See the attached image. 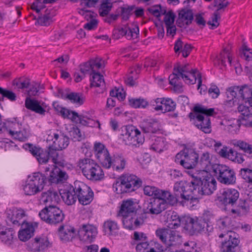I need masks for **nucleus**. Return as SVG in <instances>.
I'll use <instances>...</instances> for the list:
<instances>
[{"instance_id": "obj_38", "label": "nucleus", "mask_w": 252, "mask_h": 252, "mask_svg": "<svg viewBox=\"0 0 252 252\" xmlns=\"http://www.w3.org/2000/svg\"><path fill=\"white\" fill-rule=\"evenodd\" d=\"M212 155L207 152L203 153L200 156L199 160H198V163L203 169L202 174L205 172V170H209L212 166Z\"/></svg>"}, {"instance_id": "obj_11", "label": "nucleus", "mask_w": 252, "mask_h": 252, "mask_svg": "<svg viewBox=\"0 0 252 252\" xmlns=\"http://www.w3.org/2000/svg\"><path fill=\"white\" fill-rule=\"evenodd\" d=\"M198 155L194 149L185 148L176 155L175 161L185 168L192 169L198 163Z\"/></svg>"}, {"instance_id": "obj_58", "label": "nucleus", "mask_w": 252, "mask_h": 252, "mask_svg": "<svg viewBox=\"0 0 252 252\" xmlns=\"http://www.w3.org/2000/svg\"><path fill=\"white\" fill-rule=\"evenodd\" d=\"M91 64L92 71L93 73L95 72V69H99L104 66V61L100 58H96L94 60H92L90 62Z\"/></svg>"}, {"instance_id": "obj_35", "label": "nucleus", "mask_w": 252, "mask_h": 252, "mask_svg": "<svg viewBox=\"0 0 252 252\" xmlns=\"http://www.w3.org/2000/svg\"><path fill=\"white\" fill-rule=\"evenodd\" d=\"M217 225L219 228L224 233L220 234V237H223L224 235L230 234V232H232L230 229L233 226V224H232L231 218L229 217H225L218 220L217 221Z\"/></svg>"}, {"instance_id": "obj_39", "label": "nucleus", "mask_w": 252, "mask_h": 252, "mask_svg": "<svg viewBox=\"0 0 252 252\" xmlns=\"http://www.w3.org/2000/svg\"><path fill=\"white\" fill-rule=\"evenodd\" d=\"M144 193L149 196H163V194L167 192H170L168 190H162L154 186H146L143 189Z\"/></svg>"}, {"instance_id": "obj_46", "label": "nucleus", "mask_w": 252, "mask_h": 252, "mask_svg": "<svg viewBox=\"0 0 252 252\" xmlns=\"http://www.w3.org/2000/svg\"><path fill=\"white\" fill-rule=\"evenodd\" d=\"M169 240H168V246H176L181 244L182 242V237L179 234L178 232L170 230L169 234Z\"/></svg>"}, {"instance_id": "obj_31", "label": "nucleus", "mask_w": 252, "mask_h": 252, "mask_svg": "<svg viewBox=\"0 0 252 252\" xmlns=\"http://www.w3.org/2000/svg\"><path fill=\"white\" fill-rule=\"evenodd\" d=\"M25 106L27 109L40 115H44L46 112L43 104H41L40 102L34 99L27 98Z\"/></svg>"}, {"instance_id": "obj_53", "label": "nucleus", "mask_w": 252, "mask_h": 252, "mask_svg": "<svg viewBox=\"0 0 252 252\" xmlns=\"http://www.w3.org/2000/svg\"><path fill=\"white\" fill-rule=\"evenodd\" d=\"M135 5L126 6L121 7V15L123 20L127 21L133 13Z\"/></svg>"}, {"instance_id": "obj_64", "label": "nucleus", "mask_w": 252, "mask_h": 252, "mask_svg": "<svg viewBox=\"0 0 252 252\" xmlns=\"http://www.w3.org/2000/svg\"><path fill=\"white\" fill-rule=\"evenodd\" d=\"M218 11L217 10L214 12L210 20L208 22V24L212 26L213 29L216 28L219 25L218 20L220 19V16Z\"/></svg>"}, {"instance_id": "obj_48", "label": "nucleus", "mask_w": 252, "mask_h": 252, "mask_svg": "<svg viewBox=\"0 0 252 252\" xmlns=\"http://www.w3.org/2000/svg\"><path fill=\"white\" fill-rule=\"evenodd\" d=\"M66 98L69 100L72 103L81 105L84 102V98L81 94L76 93H71L67 94Z\"/></svg>"}, {"instance_id": "obj_16", "label": "nucleus", "mask_w": 252, "mask_h": 252, "mask_svg": "<svg viewBox=\"0 0 252 252\" xmlns=\"http://www.w3.org/2000/svg\"><path fill=\"white\" fill-rule=\"evenodd\" d=\"M97 233V227L90 224L82 225L78 231L79 240L87 243L92 242L95 239Z\"/></svg>"}, {"instance_id": "obj_62", "label": "nucleus", "mask_w": 252, "mask_h": 252, "mask_svg": "<svg viewBox=\"0 0 252 252\" xmlns=\"http://www.w3.org/2000/svg\"><path fill=\"white\" fill-rule=\"evenodd\" d=\"M22 128H23L22 124L15 120L14 122H12L9 124V133L12 135L17 131L18 132L19 130L21 129Z\"/></svg>"}, {"instance_id": "obj_19", "label": "nucleus", "mask_w": 252, "mask_h": 252, "mask_svg": "<svg viewBox=\"0 0 252 252\" xmlns=\"http://www.w3.org/2000/svg\"><path fill=\"white\" fill-rule=\"evenodd\" d=\"M95 156L103 166H110L109 158L111 156L106 147L100 142L95 143L94 145Z\"/></svg>"}, {"instance_id": "obj_23", "label": "nucleus", "mask_w": 252, "mask_h": 252, "mask_svg": "<svg viewBox=\"0 0 252 252\" xmlns=\"http://www.w3.org/2000/svg\"><path fill=\"white\" fill-rule=\"evenodd\" d=\"M49 245L50 243L46 236L36 237L28 243V248L31 251L37 252L45 250Z\"/></svg>"}, {"instance_id": "obj_37", "label": "nucleus", "mask_w": 252, "mask_h": 252, "mask_svg": "<svg viewBox=\"0 0 252 252\" xmlns=\"http://www.w3.org/2000/svg\"><path fill=\"white\" fill-rule=\"evenodd\" d=\"M103 227L105 233L109 235H116L119 232V226L115 220H109L105 221Z\"/></svg>"}, {"instance_id": "obj_28", "label": "nucleus", "mask_w": 252, "mask_h": 252, "mask_svg": "<svg viewBox=\"0 0 252 252\" xmlns=\"http://www.w3.org/2000/svg\"><path fill=\"white\" fill-rule=\"evenodd\" d=\"M90 79L91 86L99 88L97 92L98 93H102L105 90V83L103 76L97 72H94Z\"/></svg>"}, {"instance_id": "obj_25", "label": "nucleus", "mask_w": 252, "mask_h": 252, "mask_svg": "<svg viewBox=\"0 0 252 252\" xmlns=\"http://www.w3.org/2000/svg\"><path fill=\"white\" fill-rule=\"evenodd\" d=\"M140 127L145 133H156L160 129L159 123L157 120L153 119L143 120L141 123Z\"/></svg>"}, {"instance_id": "obj_50", "label": "nucleus", "mask_w": 252, "mask_h": 252, "mask_svg": "<svg viewBox=\"0 0 252 252\" xmlns=\"http://www.w3.org/2000/svg\"><path fill=\"white\" fill-rule=\"evenodd\" d=\"M30 133L28 129L23 127L21 129L17 131L11 136L15 139L21 141H25L29 136Z\"/></svg>"}, {"instance_id": "obj_42", "label": "nucleus", "mask_w": 252, "mask_h": 252, "mask_svg": "<svg viewBox=\"0 0 252 252\" xmlns=\"http://www.w3.org/2000/svg\"><path fill=\"white\" fill-rule=\"evenodd\" d=\"M54 14L52 10H46L45 13L37 19V23L42 26H47L52 22V18Z\"/></svg>"}, {"instance_id": "obj_33", "label": "nucleus", "mask_w": 252, "mask_h": 252, "mask_svg": "<svg viewBox=\"0 0 252 252\" xmlns=\"http://www.w3.org/2000/svg\"><path fill=\"white\" fill-rule=\"evenodd\" d=\"M41 202L44 203H56L59 200V195L57 191L49 189L47 191L43 192L40 197Z\"/></svg>"}, {"instance_id": "obj_5", "label": "nucleus", "mask_w": 252, "mask_h": 252, "mask_svg": "<svg viewBox=\"0 0 252 252\" xmlns=\"http://www.w3.org/2000/svg\"><path fill=\"white\" fill-rule=\"evenodd\" d=\"M167 203L174 205L176 199L171 196V192L163 194V196H157L150 198L143 204L144 214L158 215L166 209Z\"/></svg>"}, {"instance_id": "obj_2", "label": "nucleus", "mask_w": 252, "mask_h": 252, "mask_svg": "<svg viewBox=\"0 0 252 252\" xmlns=\"http://www.w3.org/2000/svg\"><path fill=\"white\" fill-rule=\"evenodd\" d=\"M214 108H209L198 105L193 108V112L189 114L190 121L195 126L205 133H210L212 131L210 116L215 114Z\"/></svg>"}, {"instance_id": "obj_61", "label": "nucleus", "mask_w": 252, "mask_h": 252, "mask_svg": "<svg viewBox=\"0 0 252 252\" xmlns=\"http://www.w3.org/2000/svg\"><path fill=\"white\" fill-rule=\"evenodd\" d=\"M0 94L2 95V98L6 97L11 101H14L16 100V94L11 91L4 89L0 87Z\"/></svg>"}, {"instance_id": "obj_9", "label": "nucleus", "mask_w": 252, "mask_h": 252, "mask_svg": "<svg viewBox=\"0 0 252 252\" xmlns=\"http://www.w3.org/2000/svg\"><path fill=\"white\" fill-rule=\"evenodd\" d=\"M142 184L141 180L133 174H125L113 186L118 194L131 192L139 188Z\"/></svg>"}, {"instance_id": "obj_7", "label": "nucleus", "mask_w": 252, "mask_h": 252, "mask_svg": "<svg viewBox=\"0 0 252 252\" xmlns=\"http://www.w3.org/2000/svg\"><path fill=\"white\" fill-rule=\"evenodd\" d=\"M60 113L64 118H67L76 123L85 126L100 128V125L96 120L94 116L89 113L85 112L81 115H79L75 111H70L65 108H61Z\"/></svg>"}, {"instance_id": "obj_40", "label": "nucleus", "mask_w": 252, "mask_h": 252, "mask_svg": "<svg viewBox=\"0 0 252 252\" xmlns=\"http://www.w3.org/2000/svg\"><path fill=\"white\" fill-rule=\"evenodd\" d=\"M36 158L39 163H46L50 160V158H56L58 156L56 151L51 150L48 152L42 149Z\"/></svg>"}, {"instance_id": "obj_26", "label": "nucleus", "mask_w": 252, "mask_h": 252, "mask_svg": "<svg viewBox=\"0 0 252 252\" xmlns=\"http://www.w3.org/2000/svg\"><path fill=\"white\" fill-rule=\"evenodd\" d=\"M225 236L228 237V239L222 243V251L223 252H235V249L239 243V240L236 238V234L233 232H230V234Z\"/></svg>"}, {"instance_id": "obj_30", "label": "nucleus", "mask_w": 252, "mask_h": 252, "mask_svg": "<svg viewBox=\"0 0 252 252\" xmlns=\"http://www.w3.org/2000/svg\"><path fill=\"white\" fill-rule=\"evenodd\" d=\"M136 210V204L131 200L124 201L119 211V215L126 216L134 215Z\"/></svg>"}, {"instance_id": "obj_49", "label": "nucleus", "mask_w": 252, "mask_h": 252, "mask_svg": "<svg viewBox=\"0 0 252 252\" xmlns=\"http://www.w3.org/2000/svg\"><path fill=\"white\" fill-rule=\"evenodd\" d=\"M14 233L10 229H6L5 231L0 232V239L6 244H11L13 240Z\"/></svg>"}, {"instance_id": "obj_27", "label": "nucleus", "mask_w": 252, "mask_h": 252, "mask_svg": "<svg viewBox=\"0 0 252 252\" xmlns=\"http://www.w3.org/2000/svg\"><path fill=\"white\" fill-rule=\"evenodd\" d=\"M108 161L110 162V166H103L106 168H112L113 170L117 171H121L125 168L126 164V160L125 158L120 156H114L110 157L108 159Z\"/></svg>"}, {"instance_id": "obj_41", "label": "nucleus", "mask_w": 252, "mask_h": 252, "mask_svg": "<svg viewBox=\"0 0 252 252\" xmlns=\"http://www.w3.org/2000/svg\"><path fill=\"white\" fill-rule=\"evenodd\" d=\"M193 19V14L190 10H182L179 14L178 22L183 23L182 26L188 25L191 23Z\"/></svg>"}, {"instance_id": "obj_34", "label": "nucleus", "mask_w": 252, "mask_h": 252, "mask_svg": "<svg viewBox=\"0 0 252 252\" xmlns=\"http://www.w3.org/2000/svg\"><path fill=\"white\" fill-rule=\"evenodd\" d=\"M167 148V142L164 137H157L152 140L150 149L158 152L161 153Z\"/></svg>"}, {"instance_id": "obj_60", "label": "nucleus", "mask_w": 252, "mask_h": 252, "mask_svg": "<svg viewBox=\"0 0 252 252\" xmlns=\"http://www.w3.org/2000/svg\"><path fill=\"white\" fill-rule=\"evenodd\" d=\"M170 229L166 228H158L155 232L157 237L161 242L166 240V236L169 235Z\"/></svg>"}, {"instance_id": "obj_43", "label": "nucleus", "mask_w": 252, "mask_h": 252, "mask_svg": "<svg viewBox=\"0 0 252 252\" xmlns=\"http://www.w3.org/2000/svg\"><path fill=\"white\" fill-rule=\"evenodd\" d=\"M226 60H227L229 63L231 64V58L229 50L225 48L223 52L220 54L217 59L215 61L214 63L216 65L218 64V65H220L221 66V68H222V67H224L226 66L225 63Z\"/></svg>"}, {"instance_id": "obj_59", "label": "nucleus", "mask_w": 252, "mask_h": 252, "mask_svg": "<svg viewBox=\"0 0 252 252\" xmlns=\"http://www.w3.org/2000/svg\"><path fill=\"white\" fill-rule=\"evenodd\" d=\"M184 228L190 233H193L194 218L187 217L182 220Z\"/></svg>"}, {"instance_id": "obj_29", "label": "nucleus", "mask_w": 252, "mask_h": 252, "mask_svg": "<svg viewBox=\"0 0 252 252\" xmlns=\"http://www.w3.org/2000/svg\"><path fill=\"white\" fill-rule=\"evenodd\" d=\"M75 229L69 225H63L59 228V235L61 240L64 242L69 241L74 237Z\"/></svg>"}, {"instance_id": "obj_63", "label": "nucleus", "mask_w": 252, "mask_h": 252, "mask_svg": "<svg viewBox=\"0 0 252 252\" xmlns=\"http://www.w3.org/2000/svg\"><path fill=\"white\" fill-rule=\"evenodd\" d=\"M201 220L206 224L211 223L214 219V215L210 210H205L201 217Z\"/></svg>"}, {"instance_id": "obj_17", "label": "nucleus", "mask_w": 252, "mask_h": 252, "mask_svg": "<svg viewBox=\"0 0 252 252\" xmlns=\"http://www.w3.org/2000/svg\"><path fill=\"white\" fill-rule=\"evenodd\" d=\"M123 223L125 228L129 230H133L143 225L147 217L145 214L138 215L135 214L122 216Z\"/></svg>"}, {"instance_id": "obj_24", "label": "nucleus", "mask_w": 252, "mask_h": 252, "mask_svg": "<svg viewBox=\"0 0 252 252\" xmlns=\"http://www.w3.org/2000/svg\"><path fill=\"white\" fill-rule=\"evenodd\" d=\"M60 194L64 202L67 205H71L74 204L77 198L74 185L68 187L63 189H61Z\"/></svg>"}, {"instance_id": "obj_22", "label": "nucleus", "mask_w": 252, "mask_h": 252, "mask_svg": "<svg viewBox=\"0 0 252 252\" xmlns=\"http://www.w3.org/2000/svg\"><path fill=\"white\" fill-rule=\"evenodd\" d=\"M241 114L239 119H231L225 120L220 123L221 128L231 134H236L239 131L241 125H242V120L241 119Z\"/></svg>"}, {"instance_id": "obj_52", "label": "nucleus", "mask_w": 252, "mask_h": 252, "mask_svg": "<svg viewBox=\"0 0 252 252\" xmlns=\"http://www.w3.org/2000/svg\"><path fill=\"white\" fill-rule=\"evenodd\" d=\"M70 135L74 141H80L84 139V134L81 133L80 130L77 126H73L69 131Z\"/></svg>"}, {"instance_id": "obj_4", "label": "nucleus", "mask_w": 252, "mask_h": 252, "mask_svg": "<svg viewBox=\"0 0 252 252\" xmlns=\"http://www.w3.org/2000/svg\"><path fill=\"white\" fill-rule=\"evenodd\" d=\"M206 175L201 176L199 173L193 176L191 183L194 186V196L198 198L203 195L212 194L217 189V182L215 179L207 172Z\"/></svg>"}, {"instance_id": "obj_8", "label": "nucleus", "mask_w": 252, "mask_h": 252, "mask_svg": "<svg viewBox=\"0 0 252 252\" xmlns=\"http://www.w3.org/2000/svg\"><path fill=\"white\" fill-rule=\"evenodd\" d=\"M194 186L190 182L186 181L176 182L174 185L173 190L174 195L171 193V196L177 202H183L196 198L194 196Z\"/></svg>"}, {"instance_id": "obj_36", "label": "nucleus", "mask_w": 252, "mask_h": 252, "mask_svg": "<svg viewBox=\"0 0 252 252\" xmlns=\"http://www.w3.org/2000/svg\"><path fill=\"white\" fill-rule=\"evenodd\" d=\"M46 179L45 176L39 172H36L29 176L28 180L42 190L44 187Z\"/></svg>"}, {"instance_id": "obj_32", "label": "nucleus", "mask_w": 252, "mask_h": 252, "mask_svg": "<svg viewBox=\"0 0 252 252\" xmlns=\"http://www.w3.org/2000/svg\"><path fill=\"white\" fill-rule=\"evenodd\" d=\"M67 175L57 166H54L49 175V180L52 183L58 184L66 180Z\"/></svg>"}, {"instance_id": "obj_51", "label": "nucleus", "mask_w": 252, "mask_h": 252, "mask_svg": "<svg viewBox=\"0 0 252 252\" xmlns=\"http://www.w3.org/2000/svg\"><path fill=\"white\" fill-rule=\"evenodd\" d=\"M208 227L209 224H206L201 219H194L193 233L204 231Z\"/></svg>"}, {"instance_id": "obj_20", "label": "nucleus", "mask_w": 252, "mask_h": 252, "mask_svg": "<svg viewBox=\"0 0 252 252\" xmlns=\"http://www.w3.org/2000/svg\"><path fill=\"white\" fill-rule=\"evenodd\" d=\"M27 216L26 211L21 208H15L10 211L7 214L6 221L9 225L13 224L14 226H19L23 221L22 219Z\"/></svg>"}, {"instance_id": "obj_3", "label": "nucleus", "mask_w": 252, "mask_h": 252, "mask_svg": "<svg viewBox=\"0 0 252 252\" xmlns=\"http://www.w3.org/2000/svg\"><path fill=\"white\" fill-rule=\"evenodd\" d=\"M243 99H246L245 104L239 105L238 112L244 116L250 117L252 115V89L247 87L240 88L238 86L228 88L226 92L227 101H231L236 97L237 93Z\"/></svg>"}, {"instance_id": "obj_10", "label": "nucleus", "mask_w": 252, "mask_h": 252, "mask_svg": "<svg viewBox=\"0 0 252 252\" xmlns=\"http://www.w3.org/2000/svg\"><path fill=\"white\" fill-rule=\"evenodd\" d=\"M41 220L51 225L59 223L63 220V211L54 205H49L42 209L38 214Z\"/></svg>"}, {"instance_id": "obj_47", "label": "nucleus", "mask_w": 252, "mask_h": 252, "mask_svg": "<svg viewBox=\"0 0 252 252\" xmlns=\"http://www.w3.org/2000/svg\"><path fill=\"white\" fill-rule=\"evenodd\" d=\"M100 7L99 9V13L101 16H106L111 10L112 3L110 0H102Z\"/></svg>"}, {"instance_id": "obj_44", "label": "nucleus", "mask_w": 252, "mask_h": 252, "mask_svg": "<svg viewBox=\"0 0 252 252\" xmlns=\"http://www.w3.org/2000/svg\"><path fill=\"white\" fill-rule=\"evenodd\" d=\"M23 190L27 195H34L42 191L28 180L23 187Z\"/></svg>"}, {"instance_id": "obj_6", "label": "nucleus", "mask_w": 252, "mask_h": 252, "mask_svg": "<svg viewBox=\"0 0 252 252\" xmlns=\"http://www.w3.org/2000/svg\"><path fill=\"white\" fill-rule=\"evenodd\" d=\"M78 166L83 175L90 180L100 181L104 177L101 167L93 159H81L79 161Z\"/></svg>"}, {"instance_id": "obj_21", "label": "nucleus", "mask_w": 252, "mask_h": 252, "mask_svg": "<svg viewBox=\"0 0 252 252\" xmlns=\"http://www.w3.org/2000/svg\"><path fill=\"white\" fill-rule=\"evenodd\" d=\"M21 229L18 233V237L21 241H26L33 235L35 228L38 226V223L35 222L23 221Z\"/></svg>"}, {"instance_id": "obj_18", "label": "nucleus", "mask_w": 252, "mask_h": 252, "mask_svg": "<svg viewBox=\"0 0 252 252\" xmlns=\"http://www.w3.org/2000/svg\"><path fill=\"white\" fill-rule=\"evenodd\" d=\"M239 192L234 189H224L220 192L218 198L220 202L224 205L233 206L238 200Z\"/></svg>"}, {"instance_id": "obj_57", "label": "nucleus", "mask_w": 252, "mask_h": 252, "mask_svg": "<svg viewBox=\"0 0 252 252\" xmlns=\"http://www.w3.org/2000/svg\"><path fill=\"white\" fill-rule=\"evenodd\" d=\"M129 103L134 108H145L148 105V102L143 98L129 99Z\"/></svg>"}, {"instance_id": "obj_56", "label": "nucleus", "mask_w": 252, "mask_h": 252, "mask_svg": "<svg viewBox=\"0 0 252 252\" xmlns=\"http://www.w3.org/2000/svg\"><path fill=\"white\" fill-rule=\"evenodd\" d=\"M181 223V220L179 217L176 214H173L169 220L168 227L171 229L178 227Z\"/></svg>"}, {"instance_id": "obj_15", "label": "nucleus", "mask_w": 252, "mask_h": 252, "mask_svg": "<svg viewBox=\"0 0 252 252\" xmlns=\"http://www.w3.org/2000/svg\"><path fill=\"white\" fill-rule=\"evenodd\" d=\"M47 141H52V145L50 148L52 151L62 150L67 147L69 143V137L61 131L51 132L48 134Z\"/></svg>"}, {"instance_id": "obj_54", "label": "nucleus", "mask_w": 252, "mask_h": 252, "mask_svg": "<svg viewBox=\"0 0 252 252\" xmlns=\"http://www.w3.org/2000/svg\"><path fill=\"white\" fill-rule=\"evenodd\" d=\"M139 34V28L135 25L132 27H126V33L125 35L126 38L129 40L137 37Z\"/></svg>"}, {"instance_id": "obj_12", "label": "nucleus", "mask_w": 252, "mask_h": 252, "mask_svg": "<svg viewBox=\"0 0 252 252\" xmlns=\"http://www.w3.org/2000/svg\"><path fill=\"white\" fill-rule=\"evenodd\" d=\"M122 131L121 138L126 145L137 147L144 142L141 132L132 125L122 127Z\"/></svg>"}, {"instance_id": "obj_1", "label": "nucleus", "mask_w": 252, "mask_h": 252, "mask_svg": "<svg viewBox=\"0 0 252 252\" xmlns=\"http://www.w3.org/2000/svg\"><path fill=\"white\" fill-rule=\"evenodd\" d=\"M180 77L188 84H194L197 80V89H199L201 87V74L197 69H193L189 64L175 67L173 73L169 76L170 84L177 91H181L182 89Z\"/></svg>"}, {"instance_id": "obj_13", "label": "nucleus", "mask_w": 252, "mask_h": 252, "mask_svg": "<svg viewBox=\"0 0 252 252\" xmlns=\"http://www.w3.org/2000/svg\"><path fill=\"white\" fill-rule=\"evenodd\" d=\"M213 170L218 180L226 185H232L236 181V174L230 167L224 164H216L213 166Z\"/></svg>"}, {"instance_id": "obj_14", "label": "nucleus", "mask_w": 252, "mask_h": 252, "mask_svg": "<svg viewBox=\"0 0 252 252\" xmlns=\"http://www.w3.org/2000/svg\"><path fill=\"white\" fill-rule=\"evenodd\" d=\"M74 185L79 203L83 205L90 204L94 197V192L91 188L81 181H76Z\"/></svg>"}, {"instance_id": "obj_55", "label": "nucleus", "mask_w": 252, "mask_h": 252, "mask_svg": "<svg viewBox=\"0 0 252 252\" xmlns=\"http://www.w3.org/2000/svg\"><path fill=\"white\" fill-rule=\"evenodd\" d=\"M241 177L247 183L252 184V170L249 168H242L240 171Z\"/></svg>"}, {"instance_id": "obj_45", "label": "nucleus", "mask_w": 252, "mask_h": 252, "mask_svg": "<svg viewBox=\"0 0 252 252\" xmlns=\"http://www.w3.org/2000/svg\"><path fill=\"white\" fill-rule=\"evenodd\" d=\"M161 112L173 111L176 108V103L171 98L163 97Z\"/></svg>"}]
</instances>
